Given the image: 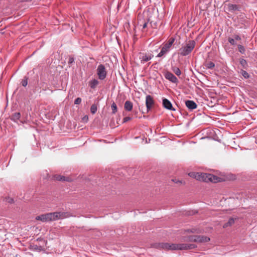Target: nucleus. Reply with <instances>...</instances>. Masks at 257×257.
I'll return each mask as SVG.
<instances>
[{
	"mask_svg": "<svg viewBox=\"0 0 257 257\" xmlns=\"http://www.w3.org/2000/svg\"><path fill=\"white\" fill-rule=\"evenodd\" d=\"M195 46V42L193 40H190L185 45L182 46L179 50V54L182 56H186L192 51Z\"/></svg>",
	"mask_w": 257,
	"mask_h": 257,
	"instance_id": "nucleus-2",
	"label": "nucleus"
},
{
	"mask_svg": "<svg viewBox=\"0 0 257 257\" xmlns=\"http://www.w3.org/2000/svg\"><path fill=\"white\" fill-rule=\"evenodd\" d=\"M184 232L188 233L199 234L201 233V230L198 228H192L190 229H185Z\"/></svg>",
	"mask_w": 257,
	"mask_h": 257,
	"instance_id": "nucleus-17",
	"label": "nucleus"
},
{
	"mask_svg": "<svg viewBox=\"0 0 257 257\" xmlns=\"http://www.w3.org/2000/svg\"><path fill=\"white\" fill-rule=\"evenodd\" d=\"M149 21V20L148 19V21ZM148 22L144 23V24L143 25V29H145V28H146L147 27V24H148Z\"/></svg>",
	"mask_w": 257,
	"mask_h": 257,
	"instance_id": "nucleus-40",
	"label": "nucleus"
},
{
	"mask_svg": "<svg viewBox=\"0 0 257 257\" xmlns=\"http://www.w3.org/2000/svg\"><path fill=\"white\" fill-rule=\"evenodd\" d=\"M185 104L188 108L191 110L196 108L197 106V104L193 100H186L185 101Z\"/></svg>",
	"mask_w": 257,
	"mask_h": 257,
	"instance_id": "nucleus-12",
	"label": "nucleus"
},
{
	"mask_svg": "<svg viewBox=\"0 0 257 257\" xmlns=\"http://www.w3.org/2000/svg\"><path fill=\"white\" fill-rule=\"evenodd\" d=\"M234 220L235 219H234L233 218H230L228 221L226 223L224 224V225H223V227L226 228L228 226H231L232 224L234 223Z\"/></svg>",
	"mask_w": 257,
	"mask_h": 257,
	"instance_id": "nucleus-22",
	"label": "nucleus"
},
{
	"mask_svg": "<svg viewBox=\"0 0 257 257\" xmlns=\"http://www.w3.org/2000/svg\"><path fill=\"white\" fill-rule=\"evenodd\" d=\"M70 213L67 212H55L43 214L36 217V220L42 222H48L62 219L71 216Z\"/></svg>",
	"mask_w": 257,
	"mask_h": 257,
	"instance_id": "nucleus-1",
	"label": "nucleus"
},
{
	"mask_svg": "<svg viewBox=\"0 0 257 257\" xmlns=\"http://www.w3.org/2000/svg\"><path fill=\"white\" fill-rule=\"evenodd\" d=\"M234 40H241V38L239 36V35H235L234 36Z\"/></svg>",
	"mask_w": 257,
	"mask_h": 257,
	"instance_id": "nucleus-39",
	"label": "nucleus"
},
{
	"mask_svg": "<svg viewBox=\"0 0 257 257\" xmlns=\"http://www.w3.org/2000/svg\"><path fill=\"white\" fill-rule=\"evenodd\" d=\"M97 74L99 79L103 80L106 76V71L104 66L102 64L98 65L97 69Z\"/></svg>",
	"mask_w": 257,
	"mask_h": 257,
	"instance_id": "nucleus-7",
	"label": "nucleus"
},
{
	"mask_svg": "<svg viewBox=\"0 0 257 257\" xmlns=\"http://www.w3.org/2000/svg\"><path fill=\"white\" fill-rule=\"evenodd\" d=\"M81 98L80 97H78L75 100L74 103L75 104H79L81 103Z\"/></svg>",
	"mask_w": 257,
	"mask_h": 257,
	"instance_id": "nucleus-35",
	"label": "nucleus"
},
{
	"mask_svg": "<svg viewBox=\"0 0 257 257\" xmlns=\"http://www.w3.org/2000/svg\"><path fill=\"white\" fill-rule=\"evenodd\" d=\"M175 247V250H189L194 249L197 247V245L193 243H175L173 245Z\"/></svg>",
	"mask_w": 257,
	"mask_h": 257,
	"instance_id": "nucleus-5",
	"label": "nucleus"
},
{
	"mask_svg": "<svg viewBox=\"0 0 257 257\" xmlns=\"http://www.w3.org/2000/svg\"><path fill=\"white\" fill-rule=\"evenodd\" d=\"M34 249L38 250H41V246H38L37 245H35L33 246Z\"/></svg>",
	"mask_w": 257,
	"mask_h": 257,
	"instance_id": "nucleus-37",
	"label": "nucleus"
},
{
	"mask_svg": "<svg viewBox=\"0 0 257 257\" xmlns=\"http://www.w3.org/2000/svg\"><path fill=\"white\" fill-rule=\"evenodd\" d=\"M175 41V38H171L162 48L160 52L157 55V57H163L165 56L170 50V48Z\"/></svg>",
	"mask_w": 257,
	"mask_h": 257,
	"instance_id": "nucleus-4",
	"label": "nucleus"
},
{
	"mask_svg": "<svg viewBox=\"0 0 257 257\" xmlns=\"http://www.w3.org/2000/svg\"><path fill=\"white\" fill-rule=\"evenodd\" d=\"M227 10L230 12H233L236 11H239V7L236 5H233L231 4H228L227 5Z\"/></svg>",
	"mask_w": 257,
	"mask_h": 257,
	"instance_id": "nucleus-16",
	"label": "nucleus"
},
{
	"mask_svg": "<svg viewBox=\"0 0 257 257\" xmlns=\"http://www.w3.org/2000/svg\"><path fill=\"white\" fill-rule=\"evenodd\" d=\"M133 104L131 101L127 100L125 102L124 104V108L126 111H131L133 109Z\"/></svg>",
	"mask_w": 257,
	"mask_h": 257,
	"instance_id": "nucleus-18",
	"label": "nucleus"
},
{
	"mask_svg": "<svg viewBox=\"0 0 257 257\" xmlns=\"http://www.w3.org/2000/svg\"><path fill=\"white\" fill-rule=\"evenodd\" d=\"M173 182H174L175 183L177 184H184L185 182H183L182 180H179L177 179H174L172 180Z\"/></svg>",
	"mask_w": 257,
	"mask_h": 257,
	"instance_id": "nucleus-33",
	"label": "nucleus"
},
{
	"mask_svg": "<svg viewBox=\"0 0 257 257\" xmlns=\"http://www.w3.org/2000/svg\"><path fill=\"white\" fill-rule=\"evenodd\" d=\"M163 106L169 110H175V109L173 108L171 102L167 98L163 99Z\"/></svg>",
	"mask_w": 257,
	"mask_h": 257,
	"instance_id": "nucleus-11",
	"label": "nucleus"
},
{
	"mask_svg": "<svg viewBox=\"0 0 257 257\" xmlns=\"http://www.w3.org/2000/svg\"><path fill=\"white\" fill-rule=\"evenodd\" d=\"M97 109V106L95 104H93L91 106L90 111L92 114H94L96 113Z\"/></svg>",
	"mask_w": 257,
	"mask_h": 257,
	"instance_id": "nucleus-28",
	"label": "nucleus"
},
{
	"mask_svg": "<svg viewBox=\"0 0 257 257\" xmlns=\"http://www.w3.org/2000/svg\"><path fill=\"white\" fill-rule=\"evenodd\" d=\"M28 78L27 76H25L24 79L22 80V84L23 86L26 87L28 84Z\"/></svg>",
	"mask_w": 257,
	"mask_h": 257,
	"instance_id": "nucleus-30",
	"label": "nucleus"
},
{
	"mask_svg": "<svg viewBox=\"0 0 257 257\" xmlns=\"http://www.w3.org/2000/svg\"><path fill=\"white\" fill-rule=\"evenodd\" d=\"M174 245L175 243L161 242L154 244V246L159 249H163L165 250H175V247L173 246Z\"/></svg>",
	"mask_w": 257,
	"mask_h": 257,
	"instance_id": "nucleus-6",
	"label": "nucleus"
},
{
	"mask_svg": "<svg viewBox=\"0 0 257 257\" xmlns=\"http://www.w3.org/2000/svg\"><path fill=\"white\" fill-rule=\"evenodd\" d=\"M74 63V58L73 57H71V56L69 57L68 61V64L69 67H70L72 65V64Z\"/></svg>",
	"mask_w": 257,
	"mask_h": 257,
	"instance_id": "nucleus-32",
	"label": "nucleus"
},
{
	"mask_svg": "<svg viewBox=\"0 0 257 257\" xmlns=\"http://www.w3.org/2000/svg\"><path fill=\"white\" fill-rule=\"evenodd\" d=\"M153 56L154 55L152 54H143L142 57H140L141 62L144 63L145 62L150 60Z\"/></svg>",
	"mask_w": 257,
	"mask_h": 257,
	"instance_id": "nucleus-14",
	"label": "nucleus"
},
{
	"mask_svg": "<svg viewBox=\"0 0 257 257\" xmlns=\"http://www.w3.org/2000/svg\"><path fill=\"white\" fill-rule=\"evenodd\" d=\"M199 181L206 182L216 183L220 181V178L211 174L201 173Z\"/></svg>",
	"mask_w": 257,
	"mask_h": 257,
	"instance_id": "nucleus-3",
	"label": "nucleus"
},
{
	"mask_svg": "<svg viewBox=\"0 0 257 257\" xmlns=\"http://www.w3.org/2000/svg\"><path fill=\"white\" fill-rule=\"evenodd\" d=\"M201 173L198 172H190L188 174V175L193 178L196 179L197 180H199L200 179V175Z\"/></svg>",
	"mask_w": 257,
	"mask_h": 257,
	"instance_id": "nucleus-21",
	"label": "nucleus"
},
{
	"mask_svg": "<svg viewBox=\"0 0 257 257\" xmlns=\"http://www.w3.org/2000/svg\"><path fill=\"white\" fill-rule=\"evenodd\" d=\"M171 69L176 75L180 76L181 74V70L178 67L172 66Z\"/></svg>",
	"mask_w": 257,
	"mask_h": 257,
	"instance_id": "nucleus-23",
	"label": "nucleus"
},
{
	"mask_svg": "<svg viewBox=\"0 0 257 257\" xmlns=\"http://www.w3.org/2000/svg\"><path fill=\"white\" fill-rule=\"evenodd\" d=\"M22 1H24V2H30L32 0H22Z\"/></svg>",
	"mask_w": 257,
	"mask_h": 257,
	"instance_id": "nucleus-42",
	"label": "nucleus"
},
{
	"mask_svg": "<svg viewBox=\"0 0 257 257\" xmlns=\"http://www.w3.org/2000/svg\"><path fill=\"white\" fill-rule=\"evenodd\" d=\"M165 78L174 83H177L178 80L177 78L171 72L167 71L164 74Z\"/></svg>",
	"mask_w": 257,
	"mask_h": 257,
	"instance_id": "nucleus-9",
	"label": "nucleus"
},
{
	"mask_svg": "<svg viewBox=\"0 0 257 257\" xmlns=\"http://www.w3.org/2000/svg\"><path fill=\"white\" fill-rule=\"evenodd\" d=\"M132 119V117L130 116H126L123 119V122L125 123Z\"/></svg>",
	"mask_w": 257,
	"mask_h": 257,
	"instance_id": "nucleus-36",
	"label": "nucleus"
},
{
	"mask_svg": "<svg viewBox=\"0 0 257 257\" xmlns=\"http://www.w3.org/2000/svg\"><path fill=\"white\" fill-rule=\"evenodd\" d=\"M239 63L240 64V65L242 66V67L243 68H245L246 69L247 67V63L246 62V61L243 59V58H241L239 60Z\"/></svg>",
	"mask_w": 257,
	"mask_h": 257,
	"instance_id": "nucleus-24",
	"label": "nucleus"
},
{
	"mask_svg": "<svg viewBox=\"0 0 257 257\" xmlns=\"http://www.w3.org/2000/svg\"><path fill=\"white\" fill-rule=\"evenodd\" d=\"M228 42H229V43L232 45H236V43L235 42V40L233 38H229L228 39Z\"/></svg>",
	"mask_w": 257,
	"mask_h": 257,
	"instance_id": "nucleus-34",
	"label": "nucleus"
},
{
	"mask_svg": "<svg viewBox=\"0 0 257 257\" xmlns=\"http://www.w3.org/2000/svg\"><path fill=\"white\" fill-rule=\"evenodd\" d=\"M111 107L112 109V113L115 114L117 110V108L116 104L114 102L111 104Z\"/></svg>",
	"mask_w": 257,
	"mask_h": 257,
	"instance_id": "nucleus-26",
	"label": "nucleus"
},
{
	"mask_svg": "<svg viewBox=\"0 0 257 257\" xmlns=\"http://www.w3.org/2000/svg\"><path fill=\"white\" fill-rule=\"evenodd\" d=\"M205 66L208 69H213L215 66V64L213 62L210 61L206 63Z\"/></svg>",
	"mask_w": 257,
	"mask_h": 257,
	"instance_id": "nucleus-25",
	"label": "nucleus"
},
{
	"mask_svg": "<svg viewBox=\"0 0 257 257\" xmlns=\"http://www.w3.org/2000/svg\"><path fill=\"white\" fill-rule=\"evenodd\" d=\"M4 200H5V201L8 202L10 204L13 203L14 202L13 198L9 197H6L4 199Z\"/></svg>",
	"mask_w": 257,
	"mask_h": 257,
	"instance_id": "nucleus-31",
	"label": "nucleus"
},
{
	"mask_svg": "<svg viewBox=\"0 0 257 257\" xmlns=\"http://www.w3.org/2000/svg\"><path fill=\"white\" fill-rule=\"evenodd\" d=\"M195 235H188L181 237V240L185 242H194Z\"/></svg>",
	"mask_w": 257,
	"mask_h": 257,
	"instance_id": "nucleus-13",
	"label": "nucleus"
},
{
	"mask_svg": "<svg viewBox=\"0 0 257 257\" xmlns=\"http://www.w3.org/2000/svg\"><path fill=\"white\" fill-rule=\"evenodd\" d=\"M154 104L153 98L150 95H147L146 97V105L148 112L151 109Z\"/></svg>",
	"mask_w": 257,
	"mask_h": 257,
	"instance_id": "nucleus-10",
	"label": "nucleus"
},
{
	"mask_svg": "<svg viewBox=\"0 0 257 257\" xmlns=\"http://www.w3.org/2000/svg\"><path fill=\"white\" fill-rule=\"evenodd\" d=\"M98 83L99 81L97 79H94L89 82V85L91 88L94 89Z\"/></svg>",
	"mask_w": 257,
	"mask_h": 257,
	"instance_id": "nucleus-20",
	"label": "nucleus"
},
{
	"mask_svg": "<svg viewBox=\"0 0 257 257\" xmlns=\"http://www.w3.org/2000/svg\"><path fill=\"white\" fill-rule=\"evenodd\" d=\"M55 179L57 180L60 181H67V182H71L72 181V179L69 177H65L61 175H55Z\"/></svg>",
	"mask_w": 257,
	"mask_h": 257,
	"instance_id": "nucleus-15",
	"label": "nucleus"
},
{
	"mask_svg": "<svg viewBox=\"0 0 257 257\" xmlns=\"http://www.w3.org/2000/svg\"><path fill=\"white\" fill-rule=\"evenodd\" d=\"M237 47H238L239 52L241 54H243L245 53V48L244 46H243L242 45H238L237 46Z\"/></svg>",
	"mask_w": 257,
	"mask_h": 257,
	"instance_id": "nucleus-27",
	"label": "nucleus"
},
{
	"mask_svg": "<svg viewBox=\"0 0 257 257\" xmlns=\"http://www.w3.org/2000/svg\"><path fill=\"white\" fill-rule=\"evenodd\" d=\"M210 240L209 237L204 235H195L194 242L196 243H205Z\"/></svg>",
	"mask_w": 257,
	"mask_h": 257,
	"instance_id": "nucleus-8",
	"label": "nucleus"
},
{
	"mask_svg": "<svg viewBox=\"0 0 257 257\" xmlns=\"http://www.w3.org/2000/svg\"><path fill=\"white\" fill-rule=\"evenodd\" d=\"M83 119L84 121H87L88 119V117L86 115L83 118Z\"/></svg>",
	"mask_w": 257,
	"mask_h": 257,
	"instance_id": "nucleus-41",
	"label": "nucleus"
},
{
	"mask_svg": "<svg viewBox=\"0 0 257 257\" xmlns=\"http://www.w3.org/2000/svg\"><path fill=\"white\" fill-rule=\"evenodd\" d=\"M21 117V113L20 112H16L13 114L11 116V119L15 122H17V121L20 119Z\"/></svg>",
	"mask_w": 257,
	"mask_h": 257,
	"instance_id": "nucleus-19",
	"label": "nucleus"
},
{
	"mask_svg": "<svg viewBox=\"0 0 257 257\" xmlns=\"http://www.w3.org/2000/svg\"><path fill=\"white\" fill-rule=\"evenodd\" d=\"M150 24L151 25V27L154 28H155L157 26V23L156 22L153 23V22H151Z\"/></svg>",
	"mask_w": 257,
	"mask_h": 257,
	"instance_id": "nucleus-38",
	"label": "nucleus"
},
{
	"mask_svg": "<svg viewBox=\"0 0 257 257\" xmlns=\"http://www.w3.org/2000/svg\"><path fill=\"white\" fill-rule=\"evenodd\" d=\"M241 74L245 78H248L250 76L249 74L246 71L243 70H241Z\"/></svg>",
	"mask_w": 257,
	"mask_h": 257,
	"instance_id": "nucleus-29",
	"label": "nucleus"
}]
</instances>
